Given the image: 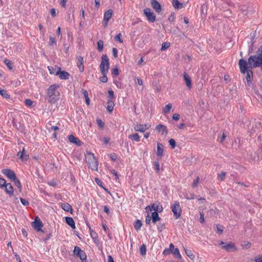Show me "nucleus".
I'll return each instance as SVG.
<instances>
[{
	"instance_id": "nucleus-1",
	"label": "nucleus",
	"mask_w": 262,
	"mask_h": 262,
	"mask_svg": "<svg viewBox=\"0 0 262 262\" xmlns=\"http://www.w3.org/2000/svg\"><path fill=\"white\" fill-rule=\"evenodd\" d=\"M238 66L241 73L244 74L246 73V80L247 83L250 85L253 79V73L252 71V68L248 66L247 61L244 59H241L239 60Z\"/></svg>"
},
{
	"instance_id": "nucleus-2",
	"label": "nucleus",
	"mask_w": 262,
	"mask_h": 262,
	"mask_svg": "<svg viewBox=\"0 0 262 262\" xmlns=\"http://www.w3.org/2000/svg\"><path fill=\"white\" fill-rule=\"evenodd\" d=\"M59 87V84H53L48 88L47 90V97L49 103L53 104L58 101L60 93L57 91V89Z\"/></svg>"
},
{
	"instance_id": "nucleus-3",
	"label": "nucleus",
	"mask_w": 262,
	"mask_h": 262,
	"mask_svg": "<svg viewBox=\"0 0 262 262\" xmlns=\"http://www.w3.org/2000/svg\"><path fill=\"white\" fill-rule=\"evenodd\" d=\"M85 160L88 166L93 170L97 171L98 168V161L94 155L90 151H86L85 155Z\"/></svg>"
},
{
	"instance_id": "nucleus-4",
	"label": "nucleus",
	"mask_w": 262,
	"mask_h": 262,
	"mask_svg": "<svg viewBox=\"0 0 262 262\" xmlns=\"http://www.w3.org/2000/svg\"><path fill=\"white\" fill-rule=\"evenodd\" d=\"M248 66L252 68L262 66V56L257 53L256 54L250 56L247 61Z\"/></svg>"
},
{
	"instance_id": "nucleus-5",
	"label": "nucleus",
	"mask_w": 262,
	"mask_h": 262,
	"mask_svg": "<svg viewBox=\"0 0 262 262\" xmlns=\"http://www.w3.org/2000/svg\"><path fill=\"white\" fill-rule=\"evenodd\" d=\"M99 67L101 73L108 72L110 67V62L106 54L102 55L101 57V62Z\"/></svg>"
},
{
	"instance_id": "nucleus-6",
	"label": "nucleus",
	"mask_w": 262,
	"mask_h": 262,
	"mask_svg": "<svg viewBox=\"0 0 262 262\" xmlns=\"http://www.w3.org/2000/svg\"><path fill=\"white\" fill-rule=\"evenodd\" d=\"M219 244L220 245H222V248L228 252H234L237 250L236 246L234 243L232 242L226 243L223 241H220L219 243Z\"/></svg>"
},
{
	"instance_id": "nucleus-7",
	"label": "nucleus",
	"mask_w": 262,
	"mask_h": 262,
	"mask_svg": "<svg viewBox=\"0 0 262 262\" xmlns=\"http://www.w3.org/2000/svg\"><path fill=\"white\" fill-rule=\"evenodd\" d=\"M171 208L176 219L180 217L182 213V209L178 201H174L171 205Z\"/></svg>"
},
{
	"instance_id": "nucleus-8",
	"label": "nucleus",
	"mask_w": 262,
	"mask_h": 262,
	"mask_svg": "<svg viewBox=\"0 0 262 262\" xmlns=\"http://www.w3.org/2000/svg\"><path fill=\"white\" fill-rule=\"evenodd\" d=\"M144 14L146 16L147 20L150 23H154L156 20V15L149 8H146L143 10Z\"/></svg>"
},
{
	"instance_id": "nucleus-9",
	"label": "nucleus",
	"mask_w": 262,
	"mask_h": 262,
	"mask_svg": "<svg viewBox=\"0 0 262 262\" xmlns=\"http://www.w3.org/2000/svg\"><path fill=\"white\" fill-rule=\"evenodd\" d=\"M56 68H57V71H56L55 75L58 76L60 79L67 80L69 78L70 75L68 72L65 71H61V68L57 66H56Z\"/></svg>"
},
{
	"instance_id": "nucleus-10",
	"label": "nucleus",
	"mask_w": 262,
	"mask_h": 262,
	"mask_svg": "<svg viewBox=\"0 0 262 262\" xmlns=\"http://www.w3.org/2000/svg\"><path fill=\"white\" fill-rule=\"evenodd\" d=\"M1 172L4 175L8 178L11 181H13L16 178L15 172L10 169H3Z\"/></svg>"
},
{
	"instance_id": "nucleus-11",
	"label": "nucleus",
	"mask_w": 262,
	"mask_h": 262,
	"mask_svg": "<svg viewBox=\"0 0 262 262\" xmlns=\"http://www.w3.org/2000/svg\"><path fill=\"white\" fill-rule=\"evenodd\" d=\"M146 211L148 212L149 211H151L152 210H154V212H161L163 210V208L162 205L158 204H152L150 206H148L145 208Z\"/></svg>"
},
{
	"instance_id": "nucleus-12",
	"label": "nucleus",
	"mask_w": 262,
	"mask_h": 262,
	"mask_svg": "<svg viewBox=\"0 0 262 262\" xmlns=\"http://www.w3.org/2000/svg\"><path fill=\"white\" fill-rule=\"evenodd\" d=\"M32 225L34 228L37 231H41L43 224L40 220L38 217H36L34 221L32 223Z\"/></svg>"
},
{
	"instance_id": "nucleus-13",
	"label": "nucleus",
	"mask_w": 262,
	"mask_h": 262,
	"mask_svg": "<svg viewBox=\"0 0 262 262\" xmlns=\"http://www.w3.org/2000/svg\"><path fill=\"white\" fill-rule=\"evenodd\" d=\"M113 15V10L109 9L107 10L104 14L103 21L104 26L106 27L108 24V20L111 19Z\"/></svg>"
},
{
	"instance_id": "nucleus-14",
	"label": "nucleus",
	"mask_w": 262,
	"mask_h": 262,
	"mask_svg": "<svg viewBox=\"0 0 262 262\" xmlns=\"http://www.w3.org/2000/svg\"><path fill=\"white\" fill-rule=\"evenodd\" d=\"M151 6L155 11L159 13L162 11V8L160 3L156 0H151L150 1Z\"/></svg>"
},
{
	"instance_id": "nucleus-15",
	"label": "nucleus",
	"mask_w": 262,
	"mask_h": 262,
	"mask_svg": "<svg viewBox=\"0 0 262 262\" xmlns=\"http://www.w3.org/2000/svg\"><path fill=\"white\" fill-rule=\"evenodd\" d=\"M148 128L149 127L146 124H137L134 125V129L137 132L141 133L145 132Z\"/></svg>"
},
{
	"instance_id": "nucleus-16",
	"label": "nucleus",
	"mask_w": 262,
	"mask_h": 262,
	"mask_svg": "<svg viewBox=\"0 0 262 262\" xmlns=\"http://www.w3.org/2000/svg\"><path fill=\"white\" fill-rule=\"evenodd\" d=\"M4 188L5 192L9 196L14 195V189L11 183H7Z\"/></svg>"
},
{
	"instance_id": "nucleus-17",
	"label": "nucleus",
	"mask_w": 262,
	"mask_h": 262,
	"mask_svg": "<svg viewBox=\"0 0 262 262\" xmlns=\"http://www.w3.org/2000/svg\"><path fill=\"white\" fill-rule=\"evenodd\" d=\"M183 77H184V82L187 86V87L190 89L192 88V82H191V79L189 76V75L184 72L183 74Z\"/></svg>"
},
{
	"instance_id": "nucleus-18",
	"label": "nucleus",
	"mask_w": 262,
	"mask_h": 262,
	"mask_svg": "<svg viewBox=\"0 0 262 262\" xmlns=\"http://www.w3.org/2000/svg\"><path fill=\"white\" fill-rule=\"evenodd\" d=\"M17 156L19 158L21 161H27L29 159V155L27 154L25 152V149L24 147L22 151L17 153Z\"/></svg>"
},
{
	"instance_id": "nucleus-19",
	"label": "nucleus",
	"mask_w": 262,
	"mask_h": 262,
	"mask_svg": "<svg viewBox=\"0 0 262 262\" xmlns=\"http://www.w3.org/2000/svg\"><path fill=\"white\" fill-rule=\"evenodd\" d=\"M76 59L77 66L79 68V70L80 72H82L84 71L83 58L79 56L77 57Z\"/></svg>"
},
{
	"instance_id": "nucleus-20",
	"label": "nucleus",
	"mask_w": 262,
	"mask_h": 262,
	"mask_svg": "<svg viewBox=\"0 0 262 262\" xmlns=\"http://www.w3.org/2000/svg\"><path fill=\"white\" fill-rule=\"evenodd\" d=\"M68 139L71 143H75V144L80 146L81 143V141L78 139V138L75 137L73 135L68 136Z\"/></svg>"
},
{
	"instance_id": "nucleus-21",
	"label": "nucleus",
	"mask_w": 262,
	"mask_h": 262,
	"mask_svg": "<svg viewBox=\"0 0 262 262\" xmlns=\"http://www.w3.org/2000/svg\"><path fill=\"white\" fill-rule=\"evenodd\" d=\"M156 129L158 132L161 133L162 135H166L167 134L168 132L166 126L164 125L161 124L158 125L156 127Z\"/></svg>"
},
{
	"instance_id": "nucleus-22",
	"label": "nucleus",
	"mask_w": 262,
	"mask_h": 262,
	"mask_svg": "<svg viewBox=\"0 0 262 262\" xmlns=\"http://www.w3.org/2000/svg\"><path fill=\"white\" fill-rule=\"evenodd\" d=\"M66 223L69 225L73 229H75V224L73 219L71 217H66L65 218Z\"/></svg>"
},
{
	"instance_id": "nucleus-23",
	"label": "nucleus",
	"mask_w": 262,
	"mask_h": 262,
	"mask_svg": "<svg viewBox=\"0 0 262 262\" xmlns=\"http://www.w3.org/2000/svg\"><path fill=\"white\" fill-rule=\"evenodd\" d=\"M61 208L66 212H70L72 213L73 209L72 206L68 203H61Z\"/></svg>"
},
{
	"instance_id": "nucleus-24",
	"label": "nucleus",
	"mask_w": 262,
	"mask_h": 262,
	"mask_svg": "<svg viewBox=\"0 0 262 262\" xmlns=\"http://www.w3.org/2000/svg\"><path fill=\"white\" fill-rule=\"evenodd\" d=\"M163 145L160 143H158L157 156L162 157L163 156Z\"/></svg>"
},
{
	"instance_id": "nucleus-25",
	"label": "nucleus",
	"mask_w": 262,
	"mask_h": 262,
	"mask_svg": "<svg viewBox=\"0 0 262 262\" xmlns=\"http://www.w3.org/2000/svg\"><path fill=\"white\" fill-rule=\"evenodd\" d=\"M151 216L152 219V222L154 224H156L157 222L161 220V218L159 217V214L157 212H152Z\"/></svg>"
},
{
	"instance_id": "nucleus-26",
	"label": "nucleus",
	"mask_w": 262,
	"mask_h": 262,
	"mask_svg": "<svg viewBox=\"0 0 262 262\" xmlns=\"http://www.w3.org/2000/svg\"><path fill=\"white\" fill-rule=\"evenodd\" d=\"M172 253L177 258L180 259L182 258L181 255L180 254L179 250L178 248H175L173 245V249H171Z\"/></svg>"
},
{
	"instance_id": "nucleus-27",
	"label": "nucleus",
	"mask_w": 262,
	"mask_h": 262,
	"mask_svg": "<svg viewBox=\"0 0 262 262\" xmlns=\"http://www.w3.org/2000/svg\"><path fill=\"white\" fill-rule=\"evenodd\" d=\"M107 105L106 108H107L108 112L110 113H112L113 110L114 106L115 105L114 101L111 100H108V101L107 102Z\"/></svg>"
},
{
	"instance_id": "nucleus-28",
	"label": "nucleus",
	"mask_w": 262,
	"mask_h": 262,
	"mask_svg": "<svg viewBox=\"0 0 262 262\" xmlns=\"http://www.w3.org/2000/svg\"><path fill=\"white\" fill-rule=\"evenodd\" d=\"M172 4L173 7L176 9H180L183 7V4L178 0H172Z\"/></svg>"
},
{
	"instance_id": "nucleus-29",
	"label": "nucleus",
	"mask_w": 262,
	"mask_h": 262,
	"mask_svg": "<svg viewBox=\"0 0 262 262\" xmlns=\"http://www.w3.org/2000/svg\"><path fill=\"white\" fill-rule=\"evenodd\" d=\"M173 249V244L172 243L170 244L169 248L165 249L163 251V255L164 256H167L169 255L171 252V249Z\"/></svg>"
},
{
	"instance_id": "nucleus-30",
	"label": "nucleus",
	"mask_w": 262,
	"mask_h": 262,
	"mask_svg": "<svg viewBox=\"0 0 262 262\" xmlns=\"http://www.w3.org/2000/svg\"><path fill=\"white\" fill-rule=\"evenodd\" d=\"M66 20L69 23H72L74 21V16L73 14L69 13V12L67 13V15L65 17Z\"/></svg>"
},
{
	"instance_id": "nucleus-31",
	"label": "nucleus",
	"mask_w": 262,
	"mask_h": 262,
	"mask_svg": "<svg viewBox=\"0 0 262 262\" xmlns=\"http://www.w3.org/2000/svg\"><path fill=\"white\" fill-rule=\"evenodd\" d=\"M128 138L132 139V140L135 141L136 142H139L140 141V136L138 134L135 133L129 135L128 136Z\"/></svg>"
},
{
	"instance_id": "nucleus-32",
	"label": "nucleus",
	"mask_w": 262,
	"mask_h": 262,
	"mask_svg": "<svg viewBox=\"0 0 262 262\" xmlns=\"http://www.w3.org/2000/svg\"><path fill=\"white\" fill-rule=\"evenodd\" d=\"M134 225L135 229L138 231L141 229L142 226V223L140 220H137L135 221Z\"/></svg>"
},
{
	"instance_id": "nucleus-33",
	"label": "nucleus",
	"mask_w": 262,
	"mask_h": 262,
	"mask_svg": "<svg viewBox=\"0 0 262 262\" xmlns=\"http://www.w3.org/2000/svg\"><path fill=\"white\" fill-rule=\"evenodd\" d=\"M184 250L186 254L187 255L188 257H189L190 259H191V260H193L194 259L195 256L190 250H187V249L185 248H184Z\"/></svg>"
},
{
	"instance_id": "nucleus-34",
	"label": "nucleus",
	"mask_w": 262,
	"mask_h": 262,
	"mask_svg": "<svg viewBox=\"0 0 262 262\" xmlns=\"http://www.w3.org/2000/svg\"><path fill=\"white\" fill-rule=\"evenodd\" d=\"M140 252L141 255L144 256L146 253V247L145 245L143 244L140 247Z\"/></svg>"
},
{
	"instance_id": "nucleus-35",
	"label": "nucleus",
	"mask_w": 262,
	"mask_h": 262,
	"mask_svg": "<svg viewBox=\"0 0 262 262\" xmlns=\"http://www.w3.org/2000/svg\"><path fill=\"white\" fill-rule=\"evenodd\" d=\"M16 186L19 189L20 192L21 191V185L20 181L17 178V177L13 180Z\"/></svg>"
},
{
	"instance_id": "nucleus-36",
	"label": "nucleus",
	"mask_w": 262,
	"mask_h": 262,
	"mask_svg": "<svg viewBox=\"0 0 262 262\" xmlns=\"http://www.w3.org/2000/svg\"><path fill=\"white\" fill-rule=\"evenodd\" d=\"M0 95L5 98H10V95L7 93V92L5 90H0Z\"/></svg>"
},
{
	"instance_id": "nucleus-37",
	"label": "nucleus",
	"mask_w": 262,
	"mask_h": 262,
	"mask_svg": "<svg viewBox=\"0 0 262 262\" xmlns=\"http://www.w3.org/2000/svg\"><path fill=\"white\" fill-rule=\"evenodd\" d=\"M79 257L82 262H84L86 260V255L84 251L77 256Z\"/></svg>"
},
{
	"instance_id": "nucleus-38",
	"label": "nucleus",
	"mask_w": 262,
	"mask_h": 262,
	"mask_svg": "<svg viewBox=\"0 0 262 262\" xmlns=\"http://www.w3.org/2000/svg\"><path fill=\"white\" fill-rule=\"evenodd\" d=\"M226 172L222 171L220 174L217 176V179L220 181H223L225 180Z\"/></svg>"
},
{
	"instance_id": "nucleus-39",
	"label": "nucleus",
	"mask_w": 262,
	"mask_h": 262,
	"mask_svg": "<svg viewBox=\"0 0 262 262\" xmlns=\"http://www.w3.org/2000/svg\"><path fill=\"white\" fill-rule=\"evenodd\" d=\"M82 251H83V250H81V249L79 247L75 246L74 247V249L73 251L74 255L77 256Z\"/></svg>"
},
{
	"instance_id": "nucleus-40",
	"label": "nucleus",
	"mask_w": 262,
	"mask_h": 262,
	"mask_svg": "<svg viewBox=\"0 0 262 262\" xmlns=\"http://www.w3.org/2000/svg\"><path fill=\"white\" fill-rule=\"evenodd\" d=\"M154 165L155 167V169L156 171V172L158 173L160 171V164L159 163L158 160L155 161L154 162Z\"/></svg>"
},
{
	"instance_id": "nucleus-41",
	"label": "nucleus",
	"mask_w": 262,
	"mask_h": 262,
	"mask_svg": "<svg viewBox=\"0 0 262 262\" xmlns=\"http://www.w3.org/2000/svg\"><path fill=\"white\" fill-rule=\"evenodd\" d=\"M102 75V76L100 78V81L103 83H105L107 81V77L106 76V74L107 72L101 73Z\"/></svg>"
},
{
	"instance_id": "nucleus-42",
	"label": "nucleus",
	"mask_w": 262,
	"mask_h": 262,
	"mask_svg": "<svg viewBox=\"0 0 262 262\" xmlns=\"http://www.w3.org/2000/svg\"><path fill=\"white\" fill-rule=\"evenodd\" d=\"M172 108V105L170 103L167 104L163 109V112L165 114L168 113Z\"/></svg>"
},
{
	"instance_id": "nucleus-43",
	"label": "nucleus",
	"mask_w": 262,
	"mask_h": 262,
	"mask_svg": "<svg viewBox=\"0 0 262 262\" xmlns=\"http://www.w3.org/2000/svg\"><path fill=\"white\" fill-rule=\"evenodd\" d=\"M97 48L99 51H101L103 48V41L99 40L97 41Z\"/></svg>"
},
{
	"instance_id": "nucleus-44",
	"label": "nucleus",
	"mask_w": 262,
	"mask_h": 262,
	"mask_svg": "<svg viewBox=\"0 0 262 262\" xmlns=\"http://www.w3.org/2000/svg\"><path fill=\"white\" fill-rule=\"evenodd\" d=\"M108 100H113L114 99H115V97L114 94V92L112 90H109L108 91Z\"/></svg>"
},
{
	"instance_id": "nucleus-45",
	"label": "nucleus",
	"mask_w": 262,
	"mask_h": 262,
	"mask_svg": "<svg viewBox=\"0 0 262 262\" xmlns=\"http://www.w3.org/2000/svg\"><path fill=\"white\" fill-rule=\"evenodd\" d=\"M4 63L6 64V66L8 67V68H9L10 70L12 69V68H13V67H12V62L10 60L7 59H6L4 60Z\"/></svg>"
},
{
	"instance_id": "nucleus-46",
	"label": "nucleus",
	"mask_w": 262,
	"mask_h": 262,
	"mask_svg": "<svg viewBox=\"0 0 262 262\" xmlns=\"http://www.w3.org/2000/svg\"><path fill=\"white\" fill-rule=\"evenodd\" d=\"M6 184V180L3 178H0V188L4 189Z\"/></svg>"
},
{
	"instance_id": "nucleus-47",
	"label": "nucleus",
	"mask_w": 262,
	"mask_h": 262,
	"mask_svg": "<svg viewBox=\"0 0 262 262\" xmlns=\"http://www.w3.org/2000/svg\"><path fill=\"white\" fill-rule=\"evenodd\" d=\"M97 123L98 125L101 128H102L104 127V123L102 121V120L100 119H97L96 120Z\"/></svg>"
},
{
	"instance_id": "nucleus-48",
	"label": "nucleus",
	"mask_w": 262,
	"mask_h": 262,
	"mask_svg": "<svg viewBox=\"0 0 262 262\" xmlns=\"http://www.w3.org/2000/svg\"><path fill=\"white\" fill-rule=\"evenodd\" d=\"M170 43L168 42H164L162 45L161 50L164 51L169 47Z\"/></svg>"
},
{
	"instance_id": "nucleus-49",
	"label": "nucleus",
	"mask_w": 262,
	"mask_h": 262,
	"mask_svg": "<svg viewBox=\"0 0 262 262\" xmlns=\"http://www.w3.org/2000/svg\"><path fill=\"white\" fill-rule=\"evenodd\" d=\"M151 220L152 221L151 216L150 215H149V214H148L146 216V218H145V223H146L147 225H149V224H150V223Z\"/></svg>"
},
{
	"instance_id": "nucleus-50",
	"label": "nucleus",
	"mask_w": 262,
	"mask_h": 262,
	"mask_svg": "<svg viewBox=\"0 0 262 262\" xmlns=\"http://www.w3.org/2000/svg\"><path fill=\"white\" fill-rule=\"evenodd\" d=\"M121 33H119L115 37V39L116 40H117L119 42H120V43H122L123 42V40L121 39Z\"/></svg>"
},
{
	"instance_id": "nucleus-51",
	"label": "nucleus",
	"mask_w": 262,
	"mask_h": 262,
	"mask_svg": "<svg viewBox=\"0 0 262 262\" xmlns=\"http://www.w3.org/2000/svg\"><path fill=\"white\" fill-rule=\"evenodd\" d=\"M56 43V40L55 37H50V40L49 42V45L50 46H53L54 44Z\"/></svg>"
},
{
	"instance_id": "nucleus-52",
	"label": "nucleus",
	"mask_w": 262,
	"mask_h": 262,
	"mask_svg": "<svg viewBox=\"0 0 262 262\" xmlns=\"http://www.w3.org/2000/svg\"><path fill=\"white\" fill-rule=\"evenodd\" d=\"M90 235L92 238L96 239L98 238V235L95 231H94L92 230L90 231Z\"/></svg>"
},
{
	"instance_id": "nucleus-53",
	"label": "nucleus",
	"mask_w": 262,
	"mask_h": 262,
	"mask_svg": "<svg viewBox=\"0 0 262 262\" xmlns=\"http://www.w3.org/2000/svg\"><path fill=\"white\" fill-rule=\"evenodd\" d=\"M169 143L172 148H174L176 147V141L173 139H170L169 140Z\"/></svg>"
},
{
	"instance_id": "nucleus-54",
	"label": "nucleus",
	"mask_w": 262,
	"mask_h": 262,
	"mask_svg": "<svg viewBox=\"0 0 262 262\" xmlns=\"http://www.w3.org/2000/svg\"><path fill=\"white\" fill-rule=\"evenodd\" d=\"M112 74L114 76H118L119 75V71L117 67L113 69L112 71Z\"/></svg>"
},
{
	"instance_id": "nucleus-55",
	"label": "nucleus",
	"mask_w": 262,
	"mask_h": 262,
	"mask_svg": "<svg viewBox=\"0 0 262 262\" xmlns=\"http://www.w3.org/2000/svg\"><path fill=\"white\" fill-rule=\"evenodd\" d=\"M195 197V195L193 193H190L189 195L186 194L185 195V198L187 200H192L194 199Z\"/></svg>"
},
{
	"instance_id": "nucleus-56",
	"label": "nucleus",
	"mask_w": 262,
	"mask_h": 262,
	"mask_svg": "<svg viewBox=\"0 0 262 262\" xmlns=\"http://www.w3.org/2000/svg\"><path fill=\"white\" fill-rule=\"evenodd\" d=\"M254 261L255 262H262V255H258L255 257Z\"/></svg>"
},
{
	"instance_id": "nucleus-57",
	"label": "nucleus",
	"mask_w": 262,
	"mask_h": 262,
	"mask_svg": "<svg viewBox=\"0 0 262 262\" xmlns=\"http://www.w3.org/2000/svg\"><path fill=\"white\" fill-rule=\"evenodd\" d=\"M199 181H200V178L199 177H198L196 178V179L195 180H194V181L192 184V187H196L198 185Z\"/></svg>"
},
{
	"instance_id": "nucleus-58",
	"label": "nucleus",
	"mask_w": 262,
	"mask_h": 262,
	"mask_svg": "<svg viewBox=\"0 0 262 262\" xmlns=\"http://www.w3.org/2000/svg\"><path fill=\"white\" fill-rule=\"evenodd\" d=\"M20 201L21 204L24 206H28L29 204L28 201L23 198H20Z\"/></svg>"
},
{
	"instance_id": "nucleus-59",
	"label": "nucleus",
	"mask_w": 262,
	"mask_h": 262,
	"mask_svg": "<svg viewBox=\"0 0 262 262\" xmlns=\"http://www.w3.org/2000/svg\"><path fill=\"white\" fill-rule=\"evenodd\" d=\"M216 228H217V232L219 233V234H221L222 233L223 231V227L222 226H221V225H217L216 226Z\"/></svg>"
},
{
	"instance_id": "nucleus-60",
	"label": "nucleus",
	"mask_w": 262,
	"mask_h": 262,
	"mask_svg": "<svg viewBox=\"0 0 262 262\" xmlns=\"http://www.w3.org/2000/svg\"><path fill=\"white\" fill-rule=\"evenodd\" d=\"M113 55L115 58L118 57V50L116 48H113L112 49Z\"/></svg>"
},
{
	"instance_id": "nucleus-61",
	"label": "nucleus",
	"mask_w": 262,
	"mask_h": 262,
	"mask_svg": "<svg viewBox=\"0 0 262 262\" xmlns=\"http://www.w3.org/2000/svg\"><path fill=\"white\" fill-rule=\"evenodd\" d=\"M48 69L51 74H55L56 73L55 71L57 70V68H55L54 69L52 67H48Z\"/></svg>"
},
{
	"instance_id": "nucleus-62",
	"label": "nucleus",
	"mask_w": 262,
	"mask_h": 262,
	"mask_svg": "<svg viewBox=\"0 0 262 262\" xmlns=\"http://www.w3.org/2000/svg\"><path fill=\"white\" fill-rule=\"evenodd\" d=\"M200 222L201 223H204L205 222L204 215L203 212L200 213Z\"/></svg>"
},
{
	"instance_id": "nucleus-63",
	"label": "nucleus",
	"mask_w": 262,
	"mask_h": 262,
	"mask_svg": "<svg viewBox=\"0 0 262 262\" xmlns=\"http://www.w3.org/2000/svg\"><path fill=\"white\" fill-rule=\"evenodd\" d=\"M251 245V243L249 242H245L244 244H242V246L243 247H245L246 248H250Z\"/></svg>"
},
{
	"instance_id": "nucleus-64",
	"label": "nucleus",
	"mask_w": 262,
	"mask_h": 262,
	"mask_svg": "<svg viewBox=\"0 0 262 262\" xmlns=\"http://www.w3.org/2000/svg\"><path fill=\"white\" fill-rule=\"evenodd\" d=\"M110 158L112 160L115 161L117 159V155L115 153H112L110 154Z\"/></svg>"
}]
</instances>
